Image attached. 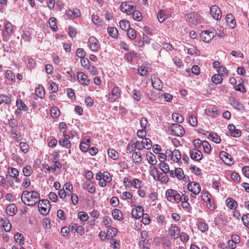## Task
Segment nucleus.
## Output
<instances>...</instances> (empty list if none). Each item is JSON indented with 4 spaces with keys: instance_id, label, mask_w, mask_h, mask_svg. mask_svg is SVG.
Masks as SVG:
<instances>
[{
    "instance_id": "nucleus-1",
    "label": "nucleus",
    "mask_w": 249,
    "mask_h": 249,
    "mask_svg": "<svg viewBox=\"0 0 249 249\" xmlns=\"http://www.w3.org/2000/svg\"><path fill=\"white\" fill-rule=\"evenodd\" d=\"M21 199L22 202L28 206H34L40 200L39 193L35 191L22 192Z\"/></svg>"
},
{
    "instance_id": "nucleus-2",
    "label": "nucleus",
    "mask_w": 249,
    "mask_h": 249,
    "mask_svg": "<svg viewBox=\"0 0 249 249\" xmlns=\"http://www.w3.org/2000/svg\"><path fill=\"white\" fill-rule=\"evenodd\" d=\"M216 35L214 29L202 31L200 34V37L203 42L209 43Z\"/></svg>"
},
{
    "instance_id": "nucleus-3",
    "label": "nucleus",
    "mask_w": 249,
    "mask_h": 249,
    "mask_svg": "<svg viewBox=\"0 0 249 249\" xmlns=\"http://www.w3.org/2000/svg\"><path fill=\"white\" fill-rule=\"evenodd\" d=\"M38 207L39 211L42 215H46L51 209L50 202L47 199H43L41 202L39 201Z\"/></svg>"
},
{
    "instance_id": "nucleus-4",
    "label": "nucleus",
    "mask_w": 249,
    "mask_h": 249,
    "mask_svg": "<svg viewBox=\"0 0 249 249\" xmlns=\"http://www.w3.org/2000/svg\"><path fill=\"white\" fill-rule=\"evenodd\" d=\"M169 129L172 131V134L175 136L181 137L185 133L183 127L178 124H172Z\"/></svg>"
},
{
    "instance_id": "nucleus-5",
    "label": "nucleus",
    "mask_w": 249,
    "mask_h": 249,
    "mask_svg": "<svg viewBox=\"0 0 249 249\" xmlns=\"http://www.w3.org/2000/svg\"><path fill=\"white\" fill-rule=\"evenodd\" d=\"M187 188L189 191L193 193V194L191 195L193 197H195L196 195L198 194L201 190L199 184L196 182H191L188 183Z\"/></svg>"
},
{
    "instance_id": "nucleus-6",
    "label": "nucleus",
    "mask_w": 249,
    "mask_h": 249,
    "mask_svg": "<svg viewBox=\"0 0 249 249\" xmlns=\"http://www.w3.org/2000/svg\"><path fill=\"white\" fill-rule=\"evenodd\" d=\"M121 90L118 87H115L112 90L111 93L108 95L107 100L110 103L115 102L120 97Z\"/></svg>"
},
{
    "instance_id": "nucleus-7",
    "label": "nucleus",
    "mask_w": 249,
    "mask_h": 249,
    "mask_svg": "<svg viewBox=\"0 0 249 249\" xmlns=\"http://www.w3.org/2000/svg\"><path fill=\"white\" fill-rule=\"evenodd\" d=\"M88 46L93 52H97L100 48L98 40L93 36H90L89 39Z\"/></svg>"
},
{
    "instance_id": "nucleus-8",
    "label": "nucleus",
    "mask_w": 249,
    "mask_h": 249,
    "mask_svg": "<svg viewBox=\"0 0 249 249\" xmlns=\"http://www.w3.org/2000/svg\"><path fill=\"white\" fill-rule=\"evenodd\" d=\"M187 18L188 22L194 25L197 24L200 20V16L195 13L188 14Z\"/></svg>"
},
{
    "instance_id": "nucleus-9",
    "label": "nucleus",
    "mask_w": 249,
    "mask_h": 249,
    "mask_svg": "<svg viewBox=\"0 0 249 249\" xmlns=\"http://www.w3.org/2000/svg\"><path fill=\"white\" fill-rule=\"evenodd\" d=\"M219 156L224 162L228 165H231L233 164V159L229 153L221 151L219 153Z\"/></svg>"
},
{
    "instance_id": "nucleus-10",
    "label": "nucleus",
    "mask_w": 249,
    "mask_h": 249,
    "mask_svg": "<svg viewBox=\"0 0 249 249\" xmlns=\"http://www.w3.org/2000/svg\"><path fill=\"white\" fill-rule=\"evenodd\" d=\"M131 2H123L120 6L121 10L124 13H127L128 15L131 14L134 9L133 5L131 4Z\"/></svg>"
},
{
    "instance_id": "nucleus-11",
    "label": "nucleus",
    "mask_w": 249,
    "mask_h": 249,
    "mask_svg": "<svg viewBox=\"0 0 249 249\" xmlns=\"http://www.w3.org/2000/svg\"><path fill=\"white\" fill-rule=\"evenodd\" d=\"M210 13L214 19L219 20L221 18L220 10L216 5H213L211 7Z\"/></svg>"
},
{
    "instance_id": "nucleus-12",
    "label": "nucleus",
    "mask_w": 249,
    "mask_h": 249,
    "mask_svg": "<svg viewBox=\"0 0 249 249\" xmlns=\"http://www.w3.org/2000/svg\"><path fill=\"white\" fill-rule=\"evenodd\" d=\"M190 157L192 160L198 161L201 160L202 154L200 151L196 148L193 149L190 151Z\"/></svg>"
},
{
    "instance_id": "nucleus-13",
    "label": "nucleus",
    "mask_w": 249,
    "mask_h": 249,
    "mask_svg": "<svg viewBox=\"0 0 249 249\" xmlns=\"http://www.w3.org/2000/svg\"><path fill=\"white\" fill-rule=\"evenodd\" d=\"M82 187L89 193L93 194L95 192L96 188L93 183L90 180L85 181L82 184Z\"/></svg>"
},
{
    "instance_id": "nucleus-14",
    "label": "nucleus",
    "mask_w": 249,
    "mask_h": 249,
    "mask_svg": "<svg viewBox=\"0 0 249 249\" xmlns=\"http://www.w3.org/2000/svg\"><path fill=\"white\" fill-rule=\"evenodd\" d=\"M151 82L153 87L158 90H160L162 88V83L159 78L153 76L151 77Z\"/></svg>"
},
{
    "instance_id": "nucleus-15",
    "label": "nucleus",
    "mask_w": 249,
    "mask_h": 249,
    "mask_svg": "<svg viewBox=\"0 0 249 249\" xmlns=\"http://www.w3.org/2000/svg\"><path fill=\"white\" fill-rule=\"evenodd\" d=\"M77 78L80 83L82 85L87 86L89 84V79L88 76L82 72H80L78 73Z\"/></svg>"
},
{
    "instance_id": "nucleus-16",
    "label": "nucleus",
    "mask_w": 249,
    "mask_h": 249,
    "mask_svg": "<svg viewBox=\"0 0 249 249\" xmlns=\"http://www.w3.org/2000/svg\"><path fill=\"white\" fill-rule=\"evenodd\" d=\"M80 10L78 9H74L73 10H68L65 13L66 16L69 18H75L80 16Z\"/></svg>"
},
{
    "instance_id": "nucleus-17",
    "label": "nucleus",
    "mask_w": 249,
    "mask_h": 249,
    "mask_svg": "<svg viewBox=\"0 0 249 249\" xmlns=\"http://www.w3.org/2000/svg\"><path fill=\"white\" fill-rule=\"evenodd\" d=\"M148 237V232L145 231H142L141 232V236L140 238L139 241V246L140 247H142V245L147 244L148 242V240L147 238Z\"/></svg>"
},
{
    "instance_id": "nucleus-18",
    "label": "nucleus",
    "mask_w": 249,
    "mask_h": 249,
    "mask_svg": "<svg viewBox=\"0 0 249 249\" xmlns=\"http://www.w3.org/2000/svg\"><path fill=\"white\" fill-rule=\"evenodd\" d=\"M169 233L172 237L177 239L179 236L180 230L176 226H172L169 230Z\"/></svg>"
},
{
    "instance_id": "nucleus-19",
    "label": "nucleus",
    "mask_w": 249,
    "mask_h": 249,
    "mask_svg": "<svg viewBox=\"0 0 249 249\" xmlns=\"http://www.w3.org/2000/svg\"><path fill=\"white\" fill-rule=\"evenodd\" d=\"M143 208L141 206H138L135 210L132 211V217L135 219H139L143 215Z\"/></svg>"
},
{
    "instance_id": "nucleus-20",
    "label": "nucleus",
    "mask_w": 249,
    "mask_h": 249,
    "mask_svg": "<svg viewBox=\"0 0 249 249\" xmlns=\"http://www.w3.org/2000/svg\"><path fill=\"white\" fill-rule=\"evenodd\" d=\"M228 129L231 133V135L234 137H238L241 136V132L239 129H236L233 124L228 125Z\"/></svg>"
},
{
    "instance_id": "nucleus-21",
    "label": "nucleus",
    "mask_w": 249,
    "mask_h": 249,
    "mask_svg": "<svg viewBox=\"0 0 249 249\" xmlns=\"http://www.w3.org/2000/svg\"><path fill=\"white\" fill-rule=\"evenodd\" d=\"M226 21L228 25L231 28H234L236 25V21L233 17V16L229 13L227 15L226 17Z\"/></svg>"
},
{
    "instance_id": "nucleus-22",
    "label": "nucleus",
    "mask_w": 249,
    "mask_h": 249,
    "mask_svg": "<svg viewBox=\"0 0 249 249\" xmlns=\"http://www.w3.org/2000/svg\"><path fill=\"white\" fill-rule=\"evenodd\" d=\"M7 214L11 216L15 215L17 212V207L13 203L10 204L6 208Z\"/></svg>"
},
{
    "instance_id": "nucleus-23",
    "label": "nucleus",
    "mask_w": 249,
    "mask_h": 249,
    "mask_svg": "<svg viewBox=\"0 0 249 249\" xmlns=\"http://www.w3.org/2000/svg\"><path fill=\"white\" fill-rule=\"evenodd\" d=\"M176 191L173 189H168L165 193L167 200L168 201L173 202L174 196H175Z\"/></svg>"
},
{
    "instance_id": "nucleus-24",
    "label": "nucleus",
    "mask_w": 249,
    "mask_h": 249,
    "mask_svg": "<svg viewBox=\"0 0 249 249\" xmlns=\"http://www.w3.org/2000/svg\"><path fill=\"white\" fill-rule=\"evenodd\" d=\"M149 172L150 175L153 176L155 180L160 179V174H159L158 169L153 166V165L150 166Z\"/></svg>"
},
{
    "instance_id": "nucleus-25",
    "label": "nucleus",
    "mask_w": 249,
    "mask_h": 249,
    "mask_svg": "<svg viewBox=\"0 0 249 249\" xmlns=\"http://www.w3.org/2000/svg\"><path fill=\"white\" fill-rule=\"evenodd\" d=\"M146 157L148 163L152 165H154L157 163V160L156 156L150 152H148L146 154Z\"/></svg>"
},
{
    "instance_id": "nucleus-26",
    "label": "nucleus",
    "mask_w": 249,
    "mask_h": 249,
    "mask_svg": "<svg viewBox=\"0 0 249 249\" xmlns=\"http://www.w3.org/2000/svg\"><path fill=\"white\" fill-rule=\"evenodd\" d=\"M90 140L88 139L86 142H82L80 143L79 147L82 152H86L89 149Z\"/></svg>"
},
{
    "instance_id": "nucleus-27",
    "label": "nucleus",
    "mask_w": 249,
    "mask_h": 249,
    "mask_svg": "<svg viewBox=\"0 0 249 249\" xmlns=\"http://www.w3.org/2000/svg\"><path fill=\"white\" fill-rule=\"evenodd\" d=\"M16 106L19 110L27 111L28 107L20 99H18L16 101Z\"/></svg>"
},
{
    "instance_id": "nucleus-28",
    "label": "nucleus",
    "mask_w": 249,
    "mask_h": 249,
    "mask_svg": "<svg viewBox=\"0 0 249 249\" xmlns=\"http://www.w3.org/2000/svg\"><path fill=\"white\" fill-rule=\"evenodd\" d=\"M181 159V154L178 150L175 149L173 151V154L171 158L174 162H178Z\"/></svg>"
},
{
    "instance_id": "nucleus-29",
    "label": "nucleus",
    "mask_w": 249,
    "mask_h": 249,
    "mask_svg": "<svg viewBox=\"0 0 249 249\" xmlns=\"http://www.w3.org/2000/svg\"><path fill=\"white\" fill-rule=\"evenodd\" d=\"M208 138L216 143H219L221 142L220 136L214 133H210Z\"/></svg>"
},
{
    "instance_id": "nucleus-30",
    "label": "nucleus",
    "mask_w": 249,
    "mask_h": 249,
    "mask_svg": "<svg viewBox=\"0 0 249 249\" xmlns=\"http://www.w3.org/2000/svg\"><path fill=\"white\" fill-rule=\"evenodd\" d=\"M227 207L230 209H235L237 207V202L231 198L227 199Z\"/></svg>"
},
{
    "instance_id": "nucleus-31",
    "label": "nucleus",
    "mask_w": 249,
    "mask_h": 249,
    "mask_svg": "<svg viewBox=\"0 0 249 249\" xmlns=\"http://www.w3.org/2000/svg\"><path fill=\"white\" fill-rule=\"evenodd\" d=\"M132 159L133 161L136 164H139L142 162V158L141 154L140 152H135L132 154Z\"/></svg>"
},
{
    "instance_id": "nucleus-32",
    "label": "nucleus",
    "mask_w": 249,
    "mask_h": 249,
    "mask_svg": "<svg viewBox=\"0 0 249 249\" xmlns=\"http://www.w3.org/2000/svg\"><path fill=\"white\" fill-rule=\"evenodd\" d=\"M112 216L114 219L118 220H121L123 219V215L120 210L114 209L112 212Z\"/></svg>"
},
{
    "instance_id": "nucleus-33",
    "label": "nucleus",
    "mask_w": 249,
    "mask_h": 249,
    "mask_svg": "<svg viewBox=\"0 0 249 249\" xmlns=\"http://www.w3.org/2000/svg\"><path fill=\"white\" fill-rule=\"evenodd\" d=\"M14 239L16 242L19 244L22 245L24 244V237L22 234L18 232H16L14 235Z\"/></svg>"
},
{
    "instance_id": "nucleus-34",
    "label": "nucleus",
    "mask_w": 249,
    "mask_h": 249,
    "mask_svg": "<svg viewBox=\"0 0 249 249\" xmlns=\"http://www.w3.org/2000/svg\"><path fill=\"white\" fill-rule=\"evenodd\" d=\"M2 226L5 231H10L12 228V225L10 221L6 219L5 220L2 219Z\"/></svg>"
},
{
    "instance_id": "nucleus-35",
    "label": "nucleus",
    "mask_w": 249,
    "mask_h": 249,
    "mask_svg": "<svg viewBox=\"0 0 249 249\" xmlns=\"http://www.w3.org/2000/svg\"><path fill=\"white\" fill-rule=\"evenodd\" d=\"M117 231H118L115 228L110 227L108 228L107 231L108 238L109 239V238H111V239H113L112 238L116 235Z\"/></svg>"
},
{
    "instance_id": "nucleus-36",
    "label": "nucleus",
    "mask_w": 249,
    "mask_h": 249,
    "mask_svg": "<svg viewBox=\"0 0 249 249\" xmlns=\"http://www.w3.org/2000/svg\"><path fill=\"white\" fill-rule=\"evenodd\" d=\"M159 21L160 23L163 22L167 18L165 15V11L164 10H160L157 14Z\"/></svg>"
},
{
    "instance_id": "nucleus-37",
    "label": "nucleus",
    "mask_w": 249,
    "mask_h": 249,
    "mask_svg": "<svg viewBox=\"0 0 249 249\" xmlns=\"http://www.w3.org/2000/svg\"><path fill=\"white\" fill-rule=\"evenodd\" d=\"M107 32L112 38H116L118 36V30L115 27H108Z\"/></svg>"
},
{
    "instance_id": "nucleus-38",
    "label": "nucleus",
    "mask_w": 249,
    "mask_h": 249,
    "mask_svg": "<svg viewBox=\"0 0 249 249\" xmlns=\"http://www.w3.org/2000/svg\"><path fill=\"white\" fill-rule=\"evenodd\" d=\"M231 104L233 106V107L238 109V110H242L243 109L244 107L243 105L240 103L238 100H236L234 99H233L232 101V103Z\"/></svg>"
},
{
    "instance_id": "nucleus-39",
    "label": "nucleus",
    "mask_w": 249,
    "mask_h": 249,
    "mask_svg": "<svg viewBox=\"0 0 249 249\" xmlns=\"http://www.w3.org/2000/svg\"><path fill=\"white\" fill-rule=\"evenodd\" d=\"M172 118L175 122L178 123H181L184 121V117L177 113H174L172 114Z\"/></svg>"
},
{
    "instance_id": "nucleus-40",
    "label": "nucleus",
    "mask_w": 249,
    "mask_h": 249,
    "mask_svg": "<svg viewBox=\"0 0 249 249\" xmlns=\"http://www.w3.org/2000/svg\"><path fill=\"white\" fill-rule=\"evenodd\" d=\"M212 81L215 84H219L222 82V78L221 76L218 74L213 75L212 78Z\"/></svg>"
},
{
    "instance_id": "nucleus-41",
    "label": "nucleus",
    "mask_w": 249,
    "mask_h": 249,
    "mask_svg": "<svg viewBox=\"0 0 249 249\" xmlns=\"http://www.w3.org/2000/svg\"><path fill=\"white\" fill-rule=\"evenodd\" d=\"M131 14H132L133 18L135 20L141 21L142 18V14L137 10L134 9Z\"/></svg>"
},
{
    "instance_id": "nucleus-42",
    "label": "nucleus",
    "mask_w": 249,
    "mask_h": 249,
    "mask_svg": "<svg viewBox=\"0 0 249 249\" xmlns=\"http://www.w3.org/2000/svg\"><path fill=\"white\" fill-rule=\"evenodd\" d=\"M107 153L109 157L113 160H117L118 158V153L113 149L109 148L107 150Z\"/></svg>"
},
{
    "instance_id": "nucleus-43",
    "label": "nucleus",
    "mask_w": 249,
    "mask_h": 249,
    "mask_svg": "<svg viewBox=\"0 0 249 249\" xmlns=\"http://www.w3.org/2000/svg\"><path fill=\"white\" fill-rule=\"evenodd\" d=\"M59 143L61 146L64 147L66 148H70L71 145V142L69 140L64 139L62 138L59 140Z\"/></svg>"
},
{
    "instance_id": "nucleus-44",
    "label": "nucleus",
    "mask_w": 249,
    "mask_h": 249,
    "mask_svg": "<svg viewBox=\"0 0 249 249\" xmlns=\"http://www.w3.org/2000/svg\"><path fill=\"white\" fill-rule=\"evenodd\" d=\"M160 168L166 174L169 172V165L165 163L164 161H161L159 165Z\"/></svg>"
},
{
    "instance_id": "nucleus-45",
    "label": "nucleus",
    "mask_w": 249,
    "mask_h": 249,
    "mask_svg": "<svg viewBox=\"0 0 249 249\" xmlns=\"http://www.w3.org/2000/svg\"><path fill=\"white\" fill-rule=\"evenodd\" d=\"M11 103V100L10 98L5 95L4 94H0V105L3 103H5L6 104H10Z\"/></svg>"
},
{
    "instance_id": "nucleus-46",
    "label": "nucleus",
    "mask_w": 249,
    "mask_h": 249,
    "mask_svg": "<svg viewBox=\"0 0 249 249\" xmlns=\"http://www.w3.org/2000/svg\"><path fill=\"white\" fill-rule=\"evenodd\" d=\"M56 18L52 17L49 19V25L51 28L54 31H56L57 29V26L56 24Z\"/></svg>"
},
{
    "instance_id": "nucleus-47",
    "label": "nucleus",
    "mask_w": 249,
    "mask_h": 249,
    "mask_svg": "<svg viewBox=\"0 0 249 249\" xmlns=\"http://www.w3.org/2000/svg\"><path fill=\"white\" fill-rule=\"evenodd\" d=\"M175 175L179 179H182L184 178V175L182 169L180 168H178L175 171Z\"/></svg>"
},
{
    "instance_id": "nucleus-48",
    "label": "nucleus",
    "mask_w": 249,
    "mask_h": 249,
    "mask_svg": "<svg viewBox=\"0 0 249 249\" xmlns=\"http://www.w3.org/2000/svg\"><path fill=\"white\" fill-rule=\"evenodd\" d=\"M127 32V36L131 39H134L136 37V32L133 28H129Z\"/></svg>"
},
{
    "instance_id": "nucleus-49",
    "label": "nucleus",
    "mask_w": 249,
    "mask_h": 249,
    "mask_svg": "<svg viewBox=\"0 0 249 249\" xmlns=\"http://www.w3.org/2000/svg\"><path fill=\"white\" fill-rule=\"evenodd\" d=\"M143 145H144V148L149 149L152 146V142L150 139L148 138H145L142 140Z\"/></svg>"
},
{
    "instance_id": "nucleus-50",
    "label": "nucleus",
    "mask_w": 249,
    "mask_h": 249,
    "mask_svg": "<svg viewBox=\"0 0 249 249\" xmlns=\"http://www.w3.org/2000/svg\"><path fill=\"white\" fill-rule=\"evenodd\" d=\"M33 172V169L31 166H26L23 169V173L24 175L26 177H29L31 176Z\"/></svg>"
},
{
    "instance_id": "nucleus-51",
    "label": "nucleus",
    "mask_w": 249,
    "mask_h": 249,
    "mask_svg": "<svg viewBox=\"0 0 249 249\" xmlns=\"http://www.w3.org/2000/svg\"><path fill=\"white\" fill-rule=\"evenodd\" d=\"M51 115L53 118H57L60 114V111L57 107H53L51 109Z\"/></svg>"
},
{
    "instance_id": "nucleus-52",
    "label": "nucleus",
    "mask_w": 249,
    "mask_h": 249,
    "mask_svg": "<svg viewBox=\"0 0 249 249\" xmlns=\"http://www.w3.org/2000/svg\"><path fill=\"white\" fill-rule=\"evenodd\" d=\"M120 27L124 30H127L129 28L130 24L128 21L122 20L120 22Z\"/></svg>"
},
{
    "instance_id": "nucleus-53",
    "label": "nucleus",
    "mask_w": 249,
    "mask_h": 249,
    "mask_svg": "<svg viewBox=\"0 0 249 249\" xmlns=\"http://www.w3.org/2000/svg\"><path fill=\"white\" fill-rule=\"evenodd\" d=\"M36 95L40 98H42L45 95V91L43 87H38L36 89Z\"/></svg>"
},
{
    "instance_id": "nucleus-54",
    "label": "nucleus",
    "mask_w": 249,
    "mask_h": 249,
    "mask_svg": "<svg viewBox=\"0 0 249 249\" xmlns=\"http://www.w3.org/2000/svg\"><path fill=\"white\" fill-rule=\"evenodd\" d=\"M204 150L206 153H210L211 151V146L210 143L207 141H203L202 143Z\"/></svg>"
},
{
    "instance_id": "nucleus-55",
    "label": "nucleus",
    "mask_w": 249,
    "mask_h": 249,
    "mask_svg": "<svg viewBox=\"0 0 249 249\" xmlns=\"http://www.w3.org/2000/svg\"><path fill=\"white\" fill-rule=\"evenodd\" d=\"M78 216L79 218L83 221H87L89 217L87 213L85 212H79L78 213Z\"/></svg>"
},
{
    "instance_id": "nucleus-56",
    "label": "nucleus",
    "mask_w": 249,
    "mask_h": 249,
    "mask_svg": "<svg viewBox=\"0 0 249 249\" xmlns=\"http://www.w3.org/2000/svg\"><path fill=\"white\" fill-rule=\"evenodd\" d=\"M138 72L142 76H144L148 74L147 69L145 66L140 67L138 69Z\"/></svg>"
},
{
    "instance_id": "nucleus-57",
    "label": "nucleus",
    "mask_w": 249,
    "mask_h": 249,
    "mask_svg": "<svg viewBox=\"0 0 249 249\" xmlns=\"http://www.w3.org/2000/svg\"><path fill=\"white\" fill-rule=\"evenodd\" d=\"M218 74L221 76L227 75L228 74V71L225 67L221 66L217 70Z\"/></svg>"
},
{
    "instance_id": "nucleus-58",
    "label": "nucleus",
    "mask_w": 249,
    "mask_h": 249,
    "mask_svg": "<svg viewBox=\"0 0 249 249\" xmlns=\"http://www.w3.org/2000/svg\"><path fill=\"white\" fill-rule=\"evenodd\" d=\"M62 167V164L61 163H55L52 166H48V167L46 168V169L48 171L52 170L53 172H54L56 169L61 168Z\"/></svg>"
},
{
    "instance_id": "nucleus-59",
    "label": "nucleus",
    "mask_w": 249,
    "mask_h": 249,
    "mask_svg": "<svg viewBox=\"0 0 249 249\" xmlns=\"http://www.w3.org/2000/svg\"><path fill=\"white\" fill-rule=\"evenodd\" d=\"M5 30L8 34H12L13 31L12 24L9 22H7L5 26Z\"/></svg>"
},
{
    "instance_id": "nucleus-60",
    "label": "nucleus",
    "mask_w": 249,
    "mask_h": 249,
    "mask_svg": "<svg viewBox=\"0 0 249 249\" xmlns=\"http://www.w3.org/2000/svg\"><path fill=\"white\" fill-rule=\"evenodd\" d=\"M189 121L190 124L194 126H196L197 125V119L194 116H190L189 118Z\"/></svg>"
},
{
    "instance_id": "nucleus-61",
    "label": "nucleus",
    "mask_w": 249,
    "mask_h": 249,
    "mask_svg": "<svg viewBox=\"0 0 249 249\" xmlns=\"http://www.w3.org/2000/svg\"><path fill=\"white\" fill-rule=\"evenodd\" d=\"M19 146L21 151L24 153H26L29 150L28 145L24 142H21L19 143Z\"/></svg>"
},
{
    "instance_id": "nucleus-62",
    "label": "nucleus",
    "mask_w": 249,
    "mask_h": 249,
    "mask_svg": "<svg viewBox=\"0 0 249 249\" xmlns=\"http://www.w3.org/2000/svg\"><path fill=\"white\" fill-rule=\"evenodd\" d=\"M6 78L9 80H14L15 78V73L10 70H7L5 73Z\"/></svg>"
},
{
    "instance_id": "nucleus-63",
    "label": "nucleus",
    "mask_w": 249,
    "mask_h": 249,
    "mask_svg": "<svg viewBox=\"0 0 249 249\" xmlns=\"http://www.w3.org/2000/svg\"><path fill=\"white\" fill-rule=\"evenodd\" d=\"M234 89L235 90L239 91L243 93L246 92L245 86L242 84H239L234 86Z\"/></svg>"
},
{
    "instance_id": "nucleus-64",
    "label": "nucleus",
    "mask_w": 249,
    "mask_h": 249,
    "mask_svg": "<svg viewBox=\"0 0 249 249\" xmlns=\"http://www.w3.org/2000/svg\"><path fill=\"white\" fill-rule=\"evenodd\" d=\"M198 227L199 229L202 232H204L208 229V225L206 223L203 222L199 223Z\"/></svg>"
}]
</instances>
